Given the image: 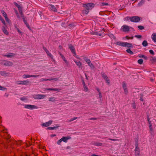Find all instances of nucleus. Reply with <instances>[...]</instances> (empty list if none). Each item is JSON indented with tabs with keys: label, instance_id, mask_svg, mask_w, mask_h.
<instances>
[{
	"label": "nucleus",
	"instance_id": "nucleus-5",
	"mask_svg": "<svg viewBox=\"0 0 156 156\" xmlns=\"http://www.w3.org/2000/svg\"><path fill=\"white\" fill-rule=\"evenodd\" d=\"M24 107L25 108L30 110H33L38 108V107L37 106L31 105H25Z\"/></svg>",
	"mask_w": 156,
	"mask_h": 156
},
{
	"label": "nucleus",
	"instance_id": "nucleus-55",
	"mask_svg": "<svg viewBox=\"0 0 156 156\" xmlns=\"http://www.w3.org/2000/svg\"><path fill=\"white\" fill-rule=\"evenodd\" d=\"M149 128H150V130L151 131L153 130V128H152V127L151 126H149Z\"/></svg>",
	"mask_w": 156,
	"mask_h": 156
},
{
	"label": "nucleus",
	"instance_id": "nucleus-40",
	"mask_svg": "<svg viewBox=\"0 0 156 156\" xmlns=\"http://www.w3.org/2000/svg\"><path fill=\"white\" fill-rule=\"evenodd\" d=\"M139 57L140 58H144L145 59H147V56H145V55H140L139 56Z\"/></svg>",
	"mask_w": 156,
	"mask_h": 156
},
{
	"label": "nucleus",
	"instance_id": "nucleus-51",
	"mask_svg": "<svg viewBox=\"0 0 156 156\" xmlns=\"http://www.w3.org/2000/svg\"><path fill=\"white\" fill-rule=\"evenodd\" d=\"M135 37L137 38H140L142 36L140 35H136L135 36Z\"/></svg>",
	"mask_w": 156,
	"mask_h": 156
},
{
	"label": "nucleus",
	"instance_id": "nucleus-59",
	"mask_svg": "<svg viewBox=\"0 0 156 156\" xmlns=\"http://www.w3.org/2000/svg\"><path fill=\"white\" fill-rule=\"evenodd\" d=\"M19 12L20 13L21 15H23V13L22 12V11L21 9H20L19 10Z\"/></svg>",
	"mask_w": 156,
	"mask_h": 156
},
{
	"label": "nucleus",
	"instance_id": "nucleus-21",
	"mask_svg": "<svg viewBox=\"0 0 156 156\" xmlns=\"http://www.w3.org/2000/svg\"><path fill=\"white\" fill-rule=\"evenodd\" d=\"M0 74L2 76H7L9 74V73L5 71H1L0 72Z\"/></svg>",
	"mask_w": 156,
	"mask_h": 156
},
{
	"label": "nucleus",
	"instance_id": "nucleus-3",
	"mask_svg": "<svg viewBox=\"0 0 156 156\" xmlns=\"http://www.w3.org/2000/svg\"><path fill=\"white\" fill-rule=\"evenodd\" d=\"M16 83L18 85H27L30 83V82L28 80H26L23 81H17Z\"/></svg>",
	"mask_w": 156,
	"mask_h": 156
},
{
	"label": "nucleus",
	"instance_id": "nucleus-45",
	"mask_svg": "<svg viewBox=\"0 0 156 156\" xmlns=\"http://www.w3.org/2000/svg\"><path fill=\"white\" fill-rule=\"evenodd\" d=\"M47 79H46L42 78L40 80V81L41 82H43V81H47Z\"/></svg>",
	"mask_w": 156,
	"mask_h": 156
},
{
	"label": "nucleus",
	"instance_id": "nucleus-29",
	"mask_svg": "<svg viewBox=\"0 0 156 156\" xmlns=\"http://www.w3.org/2000/svg\"><path fill=\"white\" fill-rule=\"evenodd\" d=\"M0 20L2 21V22L3 23V24L5 25V21L1 16H0Z\"/></svg>",
	"mask_w": 156,
	"mask_h": 156
},
{
	"label": "nucleus",
	"instance_id": "nucleus-27",
	"mask_svg": "<svg viewBox=\"0 0 156 156\" xmlns=\"http://www.w3.org/2000/svg\"><path fill=\"white\" fill-rule=\"evenodd\" d=\"M142 45L144 47H146L147 45V43L146 41H144L142 42Z\"/></svg>",
	"mask_w": 156,
	"mask_h": 156
},
{
	"label": "nucleus",
	"instance_id": "nucleus-4",
	"mask_svg": "<svg viewBox=\"0 0 156 156\" xmlns=\"http://www.w3.org/2000/svg\"><path fill=\"white\" fill-rule=\"evenodd\" d=\"M94 6V4L92 3H88L83 5V7L87 10L92 9Z\"/></svg>",
	"mask_w": 156,
	"mask_h": 156
},
{
	"label": "nucleus",
	"instance_id": "nucleus-20",
	"mask_svg": "<svg viewBox=\"0 0 156 156\" xmlns=\"http://www.w3.org/2000/svg\"><path fill=\"white\" fill-rule=\"evenodd\" d=\"M2 29L3 32L5 34L7 35L8 34L9 32L7 30L6 27H5V26H3L2 27Z\"/></svg>",
	"mask_w": 156,
	"mask_h": 156
},
{
	"label": "nucleus",
	"instance_id": "nucleus-7",
	"mask_svg": "<svg viewBox=\"0 0 156 156\" xmlns=\"http://www.w3.org/2000/svg\"><path fill=\"white\" fill-rule=\"evenodd\" d=\"M129 18L130 21L133 22H138L140 20V17L137 16H133Z\"/></svg>",
	"mask_w": 156,
	"mask_h": 156
},
{
	"label": "nucleus",
	"instance_id": "nucleus-24",
	"mask_svg": "<svg viewBox=\"0 0 156 156\" xmlns=\"http://www.w3.org/2000/svg\"><path fill=\"white\" fill-rule=\"evenodd\" d=\"M56 98L55 97H51L49 98V101H50L54 102L56 101Z\"/></svg>",
	"mask_w": 156,
	"mask_h": 156
},
{
	"label": "nucleus",
	"instance_id": "nucleus-8",
	"mask_svg": "<svg viewBox=\"0 0 156 156\" xmlns=\"http://www.w3.org/2000/svg\"><path fill=\"white\" fill-rule=\"evenodd\" d=\"M49 8L50 9V10L55 12L57 11V9L58 8V6L57 5L55 6L51 4L49 5Z\"/></svg>",
	"mask_w": 156,
	"mask_h": 156
},
{
	"label": "nucleus",
	"instance_id": "nucleus-22",
	"mask_svg": "<svg viewBox=\"0 0 156 156\" xmlns=\"http://www.w3.org/2000/svg\"><path fill=\"white\" fill-rule=\"evenodd\" d=\"M152 38L154 42H156V33H153L152 34Z\"/></svg>",
	"mask_w": 156,
	"mask_h": 156
},
{
	"label": "nucleus",
	"instance_id": "nucleus-11",
	"mask_svg": "<svg viewBox=\"0 0 156 156\" xmlns=\"http://www.w3.org/2000/svg\"><path fill=\"white\" fill-rule=\"evenodd\" d=\"M38 75H30L28 74H24L23 75V76L24 79H26L31 77H36L38 76Z\"/></svg>",
	"mask_w": 156,
	"mask_h": 156
},
{
	"label": "nucleus",
	"instance_id": "nucleus-48",
	"mask_svg": "<svg viewBox=\"0 0 156 156\" xmlns=\"http://www.w3.org/2000/svg\"><path fill=\"white\" fill-rule=\"evenodd\" d=\"M101 4L102 6L108 5V4L106 2H103Z\"/></svg>",
	"mask_w": 156,
	"mask_h": 156
},
{
	"label": "nucleus",
	"instance_id": "nucleus-54",
	"mask_svg": "<svg viewBox=\"0 0 156 156\" xmlns=\"http://www.w3.org/2000/svg\"><path fill=\"white\" fill-rule=\"evenodd\" d=\"M140 100L141 101H143V96H142V95H141L140 98Z\"/></svg>",
	"mask_w": 156,
	"mask_h": 156
},
{
	"label": "nucleus",
	"instance_id": "nucleus-62",
	"mask_svg": "<svg viewBox=\"0 0 156 156\" xmlns=\"http://www.w3.org/2000/svg\"><path fill=\"white\" fill-rule=\"evenodd\" d=\"M83 86H86V84H85V83L83 81Z\"/></svg>",
	"mask_w": 156,
	"mask_h": 156
},
{
	"label": "nucleus",
	"instance_id": "nucleus-13",
	"mask_svg": "<svg viewBox=\"0 0 156 156\" xmlns=\"http://www.w3.org/2000/svg\"><path fill=\"white\" fill-rule=\"evenodd\" d=\"M102 76L103 78L106 80V82L108 84H109L110 83V80L107 76L104 74H102Z\"/></svg>",
	"mask_w": 156,
	"mask_h": 156
},
{
	"label": "nucleus",
	"instance_id": "nucleus-38",
	"mask_svg": "<svg viewBox=\"0 0 156 156\" xmlns=\"http://www.w3.org/2000/svg\"><path fill=\"white\" fill-rule=\"evenodd\" d=\"M46 53L47 54V55L50 56V57L51 58H52V55L50 53L49 51H46Z\"/></svg>",
	"mask_w": 156,
	"mask_h": 156
},
{
	"label": "nucleus",
	"instance_id": "nucleus-39",
	"mask_svg": "<svg viewBox=\"0 0 156 156\" xmlns=\"http://www.w3.org/2000/svg\"><path fill=\"white\" fill-rule=\"evenodd\" d=\"M99 98H100V101H101L102 98V96L101 92L98 93Z\"/></svg>",
	"mask_w": 156,
	"mask_h": 156
},
{
	"label": "nucleus",
	"instance_id": "nucleus-43",
	"mask_svg": "<svg viewBox=\"0 0 156 156\" xmlns=\"http://www.w3.org/2000/svg\"><path fill=\"white\" fill-rule=\"evenodd\" d=\"M147 120H148V123H149V126H152L151 123V122L150 121V119L149 118H147Z\"/></svg>",
	"mask_w": 156,
	"mask_h": 156
},
{
	"label": "nucleus",
	"instance_id": "nucleus-31",
	"mask_svg": "<svg viewBox=\"0 0 156 156\" xmlns=\"http://www.w3.org/2000/svg\"><path fill=\"white\" fill-rule=\"evenodd\" d=\"M88 66L92 69H94V67L93 65L90 62L88 64Z\"/></svg>",
	"mask_w": 156,
	"mask_h": 156
},
{
	"label": "nucleus",
	"instance_id": "nucleus-17",
	"mask_svg": "<svg viewBox=\"0 0 156 156\" xmlns=\"http://www.w3.org/2000/svg\"><path fill=\"white\" fill-rule=\"evenodd\" d=\"M135 154L136 156H138L140 154L139 148L137 145H136L135 150Z\"/></svg>",
	"mask_w": 156,
	"mask_h": 156
},
{
	"label": "nucleus",
	"instance_id": "nucleus-6",
	"mask_svg": "<svg viewBox=\"0 0 156 156\" xmlns=\"http://www.w3.org/2000/svg\"><path fill=\"white\" fill-rule=\"evenodd\" d=\"M46 95L44 94H36L33 95V98L35 99H41L44 98Z\"/></svg>",
	"mask_w": 156,
	"mask_h": 156
},
{
	"label": "nucleus",
	"instance_id": "nucleus-50",
	"mask_svg": "<svg viewBox=\"0 0 156 156\" xmlns=\"http://www.w3.org/2000/svg\"><path fill=\"white\" fill-rule=\"evenodd\" d=\"M149 51L150 53V54L152 55H154V51L152 50H150Z\"/></svg>",
	"mask_w": 156,
	"mask_h": 156
},
{
	"label": "nucleus",
	"instance_id": "nucleus-28",
	"mask_svg": "<svg viewBox=\"0 0 156 156\" xmlns=\"http://www.w3.org/2000/svg\"><path fill=\"white\" fill-rule=\"evenodd\" d=\"M84 61L87 62L88 64L90 63L91 62L90 59L87 58H86L84 59Z\"/></svg>",
	"mask_w": 156,
	"mask_h": 156
},
{
	"label": "nucleus",
	"instance_id": "nucleus-16",
	"mask_svg": "<svg viewBox=\"0 0 156 156\" xmlns=\"http://www.w3.org/2000/svg\"><path fill=\"white\" fill-rule=\"evenodd\" d=\"M69 48L70 49L71 52L74 54H75V48L73 46H72L71 44H69Z\"/></svg>",
	"mask_w": 156,
	"mask_h": 156
},
{
	"label": "nucleus",
	"instance_id": "nucleus-25",
	"mask_svg": "<svg viewBox=\"0 0 156 156\" xmlns=\"http://www.w3.org/2000/svg\"><path fill=\"white\" fill-rule=\"evenodd\" d=\"M74 61L76 64L79 66V67H80V66L81 65V63L80 61H78L76 60H74Z\"/></svg>",
	"mask_w": 156,
	"mask_h": 156
},
{
	"label": "nucleus",
	"instance_id": "nucleus-56",
	"mask_svg": "<svg viewBox=\"0 0 156 156\" xmlns=\"http://www.w3.org/2000/svg\"><path fill=\"white\" fill-rule=\"evenodd\" d=\"M17 31L20 34H21V32L19 30V29L18 28H16Z\"/></svg>",
	"mask_w": 156,
	"mask_h": 156
},
{
	"label": "nucleus",
	"instance_id": "nucleus-60",
	"mask_svg": "<svg viewBox=\"0 0 156 156\" xmlns=\"http://www.w3.org/2000/svg\"><path fill=\"white\" fill-rule=\"evenodd\" d=\"M96 118H91L90 119H89L90 120H96Z\"/></svg>",
	"mask_w": 156,
	"mask_h": 156
},
{
	"label": "nucleus",
	"instance_id": "nucleus-47",
	"mask_svg": "<svg viewBox=\"0 0 156 156\" xmlns=\"http://www.w3.org/2000/svg\"><path fill=\"white\" fill-rule=\"evenodd\" d=\"M55 128H56V127H48V129L50 130H54Z\"/></svg>",
	"mask_w": 156,
	"mask_h": 156
},
{
	"label": "nucleus",
	"instance_id": "nucleus-19",
	"mask_svg": "<svg viewBox=\"0 0 156 156\" xmlns=\"http://www.w3.org/2000/svg\"><path fill=\"white\" fill-rule=\"evenodd\" d=\"M145 0H141L139 2L137 5L138 7H140L143 5L145 3Z\"/></svg>",
	"mask_w": 156,
	"mask_h": 156
},
{
	"label": "nucleus",
	"instance_id": "nucleus-14",
	"mask_svg": "<svg viewBox=\"0 0 156 156\" xmlns=\"http://www.w3.org/2000/svg\"><path fill=\"white\" fill-rule=\"evenodd\" d=\"M102 76L103 78L106 80V82L108 84H109L110 83V80L107 76L104 74H102Z\"/></svg>",
	"mask_w": 156,
	"mask_h": 156
},
{
	"label": "nucleus",
	"instance_id": "nucleus-44",
	"mask_svg": "<svg viewBox=\"0 0 156 156\" xmlns=\"http://www.w3.org/2000/svg\"><path fill=\"white\" fill-rule=\"evenodd\" d=\"M138 28L140 30H142L144 29V27L142 26H138Z\"/></svg>",
	"mask_w": 156,
	"mask_h": 156
},
{
	"label": "nucleus",
	"instance_id": "nucleus-46",
	"mask_svg": "<svg viewBox=\"0 0 156 156\" xmlns=\"http://www.w3.org/2000/svg\"><path fill=\"white\" fill-rule=\"evenodd\" d=\"M83 88L84 89V90L85 91V92H87L88 90V89L87 88V87L86 86H83Z\"/></svg>",
	"mask_w": 156,
	"mask_h": 156
},
{
	"label": "nucleus",
	"instance_id": "nucleus-36",
	"mask_svg": "<svg viewBox=\"0 0 156 156\" xmlns=\"http://www.w3.org/2000/svg\"><path fill=\"white\" fill-rule=\"evenodd\" d=\"M133 37H130L128 36H126L124 38H125L127 39H133Z\"/></svg>",
	"mask_w": 156,
	"mask_h": 156
},
{
	"label": "nucleus",
	"instance_id": "nucleus-12",
	"mask_svg": "<svg viewBox=\"0 0 156 156\" xmlns=\"http://www.w3.org/2000/svg\"><path fill=\"white\" fill-rule=\"evenodd\" d=\"M52 122V121L50 120L48 122L43 123L41 124V126H43L47 127L50 125Z\"/></svg>",
	"mask_w": 156,
	"mask_h": 156
},
{
	"label": "nucleus",
	"instance_id": "nucleus-9",
	"mask_svg": "<svg viewBox=\"0 0 156 156\" xmlns=\"http://www.w3.org/2000/svg\"><path fill=\"white\" fill-rule=\"evenodd\" d=\"M122 86L125 94H127L128 93V91L127 90L126 84L125 83L123 82L122 84Z\"/></svg>",
	"mask_w": 156,
	"mask_h": 156
},
{
	"label": "nucleus",
	"instance_id": "nucleus-30",
	"mask_svg": "<svg viewBox=\"0 0 156 156\" xmlns=\"http://www.w3.org/2000/svg\"><path fill=\"white\" fill-rule=\"evenodd\" d=\"M126 51L127 52H128V53L130 54L131 55H132L133 54V51H132L129 48V49H127L126 50Z\"/></svg>",
	"mask_w": 156,
	"mask_h": 156
},
{
	"label": "nucleus",
	"instance_id": "nucleus-2",
	"mask_svg": "<svg viewBox=\"0 0 156 156\" xmlns=\"http://www.w3.org/2000/svg\"><path fill=\"white\" fill-rule=\"evenodd\" d=\"M131 29H132V27L124 25L121 27L120 30L124 32H128Z\"/></svg>",
	"mask_w": 156,
	"mask_h": 156
},
{
	"label": "nucleus",
	"instance_id": "nucleus-32",
	"mask_svg": "<svg viewBox=\"0 0 156 156\" xmlns=\"http://www.w3.org/2000/svg\"><path fill=\"white\" fill-rule=\"evenodd\" d=\"M2 14L3 16L5 18L7 17V16L6 13L3 10L2 11Z\"/></svg>",
	"mask_w": 156,
	"mask_h": 156
},
{
	"label": "nucleus",
	"instance_id": "nucleus-35",
	"mask_svg": "<svg viewBox=\"0 0 156 156\" xmlns=\"http://www.w3.org/2000/svg\"><path fill=\"white\" fill-rule=\"evenodd\" d=\"M140 64H142L143 62V60L142 59H139L137 61Z\"/></svg>",
	"mask_w": 156,
	"mask_h": 156
},
{
	"label": "nucleus",
	"instance_id": "nucleus-15",
	"mask_svg": "<svg viewBox=\"0 0 156 156\" xmlns=\"http://www.w3.org/2000/svg\"><path fill=\"white\" fill-rule=\"evenodd\" d=\"M71 139V137L69 136H65L62 137L61 139L62 141L66 143L68 140Z\"/></svg>",
	"mask_w": 156,
	"mask_h": 156
},
{
	"label": "nucleus",
	"instance_id": "nucleus-63",
	"mask_svg": "<svg viewBox=\"0 0 156 156\" xmlns=\"http://www.w3.org/2000/svg\"><path fill=\"white\" fill-rule=\"evenodd\" d=\"M17 7L18 8V9H20V5H17Z\"/></svg>",
	"mask_w": 156,
	"mask_h": 156
},
{
	"label": "nucleus",
	"instance_id": "nucleus-64",
	"mask_svg": "<svg viewBox=\"0 0 156 156\" xmlns=\"http://www.w3.org/2000/svg\"><path fill=\"white\" fill-rule=\"evenodd\" d=\"M27 27H28V28L29 29H30V27H29V26L28 24H27Z\"/></svg>",
	"mask_w": 156,
	"mask_h": 156
},
{
	"label": "nucleus",
	"instance_id": "nucleus-52",
	"mask_svg": "<svg viewBox=\"0 0 156 156\" xmlns=\"http://www.w3.org/2000/svg\"><path fill=\"white\" fill-rule=\"evenodd\" d=\"M20 99L21 100H22V101H24V100H26V98L23 97L20 98Z\"/></svg>",
	"mask_w": 156,
	"mask_h": 156
},
{
	"label": "nucleus",
	"instance_id": "nucleus-34",
	"mask_svg": "<svg viewBox=\"0 0 156 156\" xmlns=\"http://www.w3.org/2000/svg\"><path fill=\"white\" fill-rule=\"evenodd\" d=\"M88 10H87V9L83 10L82 12L83 13L85 14H87L89 12Z\"/></svg>",
	"mask_w": 156,
	"mask_h": 156
},
{
	"label": "nucleus",
	"instance_id": "nucleus-37",
	"mask_svg": "<svg viewBox=\"0 0 156 156\" xmlns=\"http://www.w3.org/2000/svg\"><path fill=\"white\" fill-rule=\"evenodd\" d=\"M102 144V143H100L96 142L94 143V145L97 146H101Z\"/></svg>",
	"mask_w": 156,
	"mask_h": 156
},
{
	"label": "nucleus",
	"instance_id": "nucleus-61",
	"mask_svg": "<svg viewBox=\"0 0 156 156\" xmlns=\"http://www.w3.org/2000/svg\"><path fill=\"white\" fill-rule=\"evenodd\" d=\"M47 81L48 80V81H52V78L48 79H47Z\"/></svg>",
	"mask_w": 156,
	"mask_h": 156
},
{
	"label": "nucleus",
	"instance_id": "nucleus-53",
	"mask_svg": "<svg viewBox=\"0 0 156 156\" xmlns=\"http://www.w3.org/2000/svg\"><path fill=\"white\" fill-rule=\"evenodd\" d=\"M58 80V78H52V81H56Z\"/></svg>",
	"mask_w": 156,
	"mask_h": 156
},
{
	"label": "nucleus",
	"instance_id": "nucleus-57",
	"mask_svg": "<svg viewBox=\"0 0 156 156\" xmlns=\"http://www.w3.org/2000/svg\"><path fill=\"white\" fill-rule=\"evenodd\" d=\"M95 34L98 35L99 36H101V34H98V33H95Z\"/></svg>",
	"mask_w": 156,
	"mask_h": 156
},
{
	"label": "nucleus",
	"instance_id": "nucleus-1",
	"mask_svg": "<svg viewBox=\"0 0 156 156\" xmlns=\"http://www.w3.org/2000/svg\"><path fill=\"white\" fill-rule=\"evenodd\" d=\"M115 44L122 47H127L128 48L133 47V45L132 44L126 42L117 41L115 43Z\"/></svg>",
	"mask_w": 156,
	"mask_h": 156
},
{
	"label": "nucleus",
	"instance_id": "nucleus-33",
	"mask_svg": "<svg viewBox=\"0 0 156 156\" xmlns=\"http://www.w3.org/2000/svg\"><path fill=\"white\" fill-rule=\"evenodd\" d=\"M77 118H78L77 117H75L73 118H72L70 120H68V122H71L77 119Z\"/></svg>",
	"mask_w": 156,
	"mask_h": 156
},
{
	"label": "nucleus",
	"instance_id": "nucleus-26",
	"mask_svg": "<svg viewBox=\"0 0 156 156\" xmlns=\"http://www.w3.org/2000/svg\"><path fill=\"white\" fill-rule=\"evenodd\" d=\"M60 55L61 56L62 59L66 63L67 62V61L66 60L65 57H64V55H62L61 53H60Z\"/></svg>",
	"mask_w": 156,
	"mask_h": 156
},
{
	"label": "nucleus",
	"instance_id": "nucleus-41",
	"mask_svg": "<svg viewBox=\"0 0 156 156\" xmlns=\"http://www.w3.org/2000/svg\"><path fill=\"white\" fill-rule=\"evenodd\" d=\"M6 88L4 87H3L0 86V90L4 91L6 90Z\"/></svg>",
	"mask_w": 156,
	"mask_h": 156
},
{
	"label": "nucleus",
	"instance_id": "nucleus-58",
	"mask_svg": "<svg viewBox=\"0 0 156 156\" xmlns=\"http://www.w3.org/2000/svg\"><path fill=\"white\" fill-rule=\"evenodd\" d=\"M96 89L97 90V91H98V93L101 92L100 90H99V89L98 88H96Z\"/></svg>",
	"mask_w": 156,
	"mask_h": 156
},
{
	"label": "nucleus",
	"instance_id": "nucleus-23",
	"mask_svg": "<svg viewBox=\"0 0 156 156\" xmlns=\"http://www.w3.org/2000/svg\"><path fill=\"white\" fill-rule=\"evenodd\" d=\"M45 90H54V91H58L59 90V89H58V88H46L45 89Z\"/></svg>",
	"mask_w": 156,
	"mask_h": 156
},
{
	"label": "nucleus",
	"instance_id": "nucleus-10",
	"mask_svg": "<svg viewBox=\"0 0 156 156\" xmlns=\"http://www.w3.org/2000/svg\"><path fill=\"white\" fill-rule=\"evenodd\" d=\"M3 64L6 66H12L13 65V63L11 62L5 61L3 62Z\"/></svg>",
	"mask_w": 156,
	"mask_h": 156
},
{
	"label": "nucleus",
	"instance_id": "nucleus-49",
	"mask_svg": "<svg viewBox=\"0 0 156 156\" xmlns=\"http://www.w3.org/2000/svg\"><path fill=\"white\" fill-rule=\"evenodd\" d=\"M6 21L8 23H9L10 22L9 19L8 18V17L5 18Z\"/></svg>",
	"mask_w": 156,
	"mask_h": 156
},
{
	"label": "nucleus",
	"instance_id": "nucleus-42",
	"mask_svg": "<svg viewBox=\"0 0 156 156\" xmlns=\"http://www.w3.org/2000/svg\"><path fill=\"white\" fill-rule=\"evenodd\" d=\"M62 140L61 138L58 140L57 142V144L58 145H61V143L62 142Z\"/></svg>",
	"mask_w": 156,
	"mask_h": 156
},
{
	"label": "nucleus",
	"instance_id": "nucleus-18",
	"mask_svg": "<svg viewBox=\"0 0 156 156\" xmlns=\"http://www.w3.org/2000/svg\"><path fill=\"white\" fill-rule=\"evenodd\" d=\"M15 54L13 53H9L7 55H5L4 56L8 58H12L14 57L15 56Z\"/></svg>",
	"mask_w": 156,
	"mask_h": 156
}]
</instances>
